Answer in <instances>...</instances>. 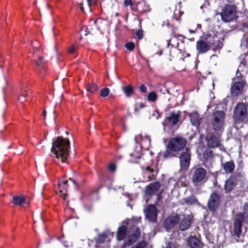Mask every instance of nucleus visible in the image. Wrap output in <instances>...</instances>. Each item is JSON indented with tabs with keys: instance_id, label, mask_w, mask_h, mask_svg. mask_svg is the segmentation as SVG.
<instances>
[{
	"instance_id": "nucleus-1",
	"label": "nucleus",
	"mask_w": 248,
	"mask_h": 248,
	"mask_svg": "<svg viewBox=\"0 0 248 248\" xmlns=\"http://www.w3.org/2000/svg\"><path fill=\"white\" fill-rule=\"evenodd\" d=\"M70 141L62 137L52 139L51 152L54 156L63 163L66 162L69 155Z\"/></svg>"
},
{
	"instance_id": "nucleus-2",
	"label": "nucleus",
	"mask_w": 248,
	"mask_h": 248,
	"mask_svg": "<svg viewBox=\"0 0 248 248\" xmlns=\"http://www.w3.org/2000/svg\"><path fill=\"white\" fill-rule=\"evenodd\" d=\"M225 113L220 110L215 111L212 115V126L216 131H221L224 126Z\"/></svg>"
},
{
	"instance_id": "nucleus-3",
	"label": "nucleus",
	"mask_w": 248,
	"mask_h": 248,
	"mask_svg": "<svg viewBox=\"0 0 248 248\" xmlns=\"http://www.w3.org/2000/svg\"><path fill=\"white\" fill-rule=\"evenodd\" d=\"M236 13V7L232 5H226L222 9L220 16L222 20L226 22L232 21Z\"/></svg>"
},
{
	"instance_id": "nucleus-4",
	"label": "nucleus",
	"mask_w": 248,
	"mask_h": 248,
	"mask_svg": "<svg viewBox=\"0 0 248 248\" xmlns=\"http://www.w3.org/2000/svg\"><path fill=\"white\" fill-rule=\"evenodd\" d=\"M206 38L210 47H213L214 50L220 49L222 47L224 39L222 34H209Z\"/></svg>"
},
{
	"instance_id": "nucleus-5",
	"label": "nucleus",
	"mask_w": 248,
	"mask_h": 248,
	"mask_svg": "<svg viewBox=\"0 0 248 248\" xmlns=\"http://www.w3.org/2000/svg\"><path fill=\"white\" fill-rule=\"evenodd\" d=\"M186 140L182 137H177L171 139L167 144V147L171 150L178 152L183 149L186 146Z\"/></svg>"
},
{
	"instance_id": "nucleus-6",
	"label": "nucleus",
	"mask_w": 248,
	"mask_h": 248,
	"mask_svg": "<svg viewBox=\"0 0 248 248\" xmlns=\"http://www.w3.org/2000/svg\"><path fill=\"white\" fill-rule=\"evenodd\" d=\"M179 159L181 170H186L189 166L191 159V153L188 148H186L181 153Z\"/></svg>"
},
{
	"instance_id": "nucleus-7",
	"label": "nucleus",
	"mask_w": 248,
	"mask_h": 248,
	"mask_svg": "<svg viewBox=\"0 0 248 248\" xmlns=\"http://www.w3.org/2000/svg\"><path fill=\"white\" fill-rule=\"evenodd\" d=\"M247 113V108L243 103L238 104L234 111V118L236 121H242Z\"/></svg>"
},
{
	"instance_id": "nucleus-8",
	"label": "nucleus",
	"mask_w": 248,
	"mask_h": 248,
	"mask_svg": "<svg viewBox=\"0 0 248 248\" xmlns=\"http://www.w3.org/2000/svg\"><path fill=\"white\" fill-rule=\"evenodd\" d=\"M179 111L172 112L170 115L166 118L164 122L162 123L164 130H165L167 127H170L177 124L179 121Z\"/></svg>"
},
{
	"instance_id": "nucleus-9",
	"label": "nucleus",
	"mask_w": 248,
	"mask_h": 248,
	"mask_svg": "<svg viewBox=\"0 0 248 248\" xmlns=\"http://www.w3.org/2000/svg\"><path fill=\"white\" fill-rule=\"evenodd\" d=\"M147 219L151 222L155 221L157 218V210L156 207L153 204L148 205L144 210Z\"/></svg>"
},
{
	"instance_id": "nucleus-10",
	"label": "nucleus",
	"mask_w": 248,
	"mask_h": 248,
	"mask_svg": "<svg viewBox=\"0 0 248 248\" xmlns=\"http://www.w3.org/2000/svg\"><path fill=\"white\" fill-rule=\"evenodd\" d=\"M220 203V196L217 193H213L208 201V207L209 209L212 212L215 211Z\"/></svg>"
},
{
	"instance_id": "nucleus-11",
	"label": "nucleus",
	"mask_w": 248,
	"mask_h": 248,
	"mask_svg": "<svg viewBox=\"0 0 248 248\" xmlns=\"http://www.w3.org/2000/svg\"><path fill=\"white\" fill-rule=\"evenodd\" d=\"M245 220V216L243 213L238 214L234 221V232L237 236H239L241 233V227Z\"/></svg>"
},
{
	"instance_id": "nucleus-12",
	"label": "nucleus",
	"mask_w": 248,
	"mask_h": 248,
	"mask_svg": "<svg viewBox=\"0 0 248 248\" xmlns=\"http://www.w3.org/2000/svg\"><path fill=\"white\" fill-rule=\"evenodd\" d=\"M206 170L202 168H196L192 175V181L194 183H198L202 181L206 175Z\"/></svg>"
},
{
	"instance_id": "nucleus-13",
	"label": "nucleus",
	"mask_w": 248,
	"mask_h": 248,
	"mask_svg": "<svg viewBox=\"0 0 248 248\" xmlns=\"http://www.w3.org/2000/svg\"><path fill=\"white\" fill-rule=\"evenodd\" d=\"M180 216L178 215H172L169 216L165 221V226L167 230L171 229L179 221Z\"/></svg>"
},
{
	"instance_id": "nucleus-14",
	"label": "nucleus",
	"mask_w": 248,
	"mask_h": 248,
	"mask_svg": "<svg viewBox=\"0 0 248 248\" xmlns=\"http://www.w3.org/2000/svg\"><path fill=\"white\" fill-rule=\"evenodd\" d=\"M133 231L130 235L128 236V240L127 242H125L123 246V247H125L126 246H130L134 243L140 235V230L139 227H136L133 229Z\"/></svg>"
},
{
	"instance_id": "nucleus-15",
	"label": "nucleus",
	"mask_w": 248,
	"mask_h": 248,
	"mask_svg": "<svg viewBox=\"0 0 248 248\" xmlns=\"http://www.w3.org/2000/svg\"><path fill=\"white\" fill-rule=\"evenodd\" d=\"M160 187V184L158 182H155L148 185L146 187V194L151 196L152 195H157L159 189Z\"/></svg>"
},
{
	"instance_id": "nucleus-16",
	"label": "nucleus",
	"mask_w": 248,
	"mask_h": 248,
	"mask_svg": "<svg viewBox=\"0 0 248 248\" xmlns=\"http://www.w3.org/2000/svg\"><path fill=\"white\" fill-rule=\"evenodd\" d=\"M196 48L199 53H204L209 50L210 47L207 43V38L205 41L202 40L198 41L196 43Z\"/></svg>"
},
{
	"instance_id": "nucleus-17",
	"label": "nucleus",
	"mask_w": 248,
	"mask_h": 248,
	"mask_svg": "<svg viewBox=\"0 0 248 248\" xmlns=\"http://www.w3.org/2000/svg\"><path fill=\"white\" fill-rule=\"evenodd\" d=\"M207 145L211 148L217 147L219 145V140L213 134H208L206 138Z\"/></svg>"
},
{
	"instance_id": "nucleus-18",
	"label": "nucleus",
	"mask_w": 248,
	"mask_h": 248,
	"mask_svg": "<svg viewBox=\"0 0 248 248\" xmlns=\"http://www.w3.org/2000/svg\"><path fill=\"white\" fill-rule=\"evenodd\" d=\"M183 219L180 222V229L182 231H185L190 226L192 217L189 215H183Z\"/></svg>"
},
{
	"instance_id": "nucleus-19",
	"label": "nucleus",
	"mask_w": 248,
	"mask_h": 248,
	"mask_svg": "<svg viewBox=\"0 0 248 248\" xmlns=\"http://www.w3.org/2000/svg\"><path fill=\"white\" fill-rule=\"evenodd\" d=\"M244 83L241 81H236L231 88L232 95L237 96L241 93L243 91Z\"/></svg>"
},
{
	"instance_id": "nucleus-20",
	"label": "nucleus",
	"mask_w": 248,
	"mask_h": 248,
	"mask_svg": "<svg viewBox=\"0 0 248 248\" xmlns=\"http://www.w3.org/2000/svg\"><path fill=\"white\" fill-rule=\"evenodd\" d=\"M188 245L191 248H202L203 244L197 238L191 236L188 239Z\"/></svg>"
},
{
	"instance_id": "nucleus-21",
	"label": "nucleus",
	"mask_w": 248,
	"mask_h": 248,
	"mask_svg": "<svg viewBox=\"0 0 248 248\" xmlns=\"http://www.w3.org/2000/svg\"><path fill=\"white\" fill-rule=\"evenodd\" d=\"M191 124L195 126H198L200 124L201 119L197 112H193L189 114Z\"/></svg>"
},
{
	"instance_id": "nucleus-22",
	"label": "nucleus",
	"mask_w": 248,
	"mask_h": 248,
	"mask_svg": "<svg viewBox=\"0 0 248 248\" xmlns=\"http://www.w3.org/2000/svg\"><path fill=\"white\" fill-rule=\"evenodd\" d=\"M93 27L91 28V30L89 31V33L93 34L97 33V31H100L101 24L103 22V20L101 19H98L93 21Z\"/></svg>"
},
{
	"instance_id": "nucleus-23",
	"label": "nucleus",
	"mask_w": 248,
	"mask_h": 248,
	"mask_svg": "<svg viewBox=\"0 0 248 248\" xmlns=\"http://www.w3.org/2000/svg\"><path fill=\"white\" fill-rule=\"evenodd\" d=\"M222 167L226 173H231L233 171L235 165L233 161H228L222 164Z\"/></svg>"
},
{
	"instance_id": "nucleus-24",
	"label": "nucleus",
	"mask_w": 248,
	"mask_h": 248,
	"mask_svg": "<svg viewBox=\"0 0 248 248\" xmlns=\"http://www.w3.org/2000/svg\"><path fill=\"white\" fill-rule=\"evenodd\" d=\"M127 232V228L124 225L120 227L117 232V238L119 241L122 240L125 237Z\"/></svg>"
},
{
	"instance_id": "nucleus-25",
	"label": "nucleus",
	"mask_w": 248,
	"mask_h": 248,
	"mask_svg": "<svg viewBox=\"0 0 248 248\" xmlns=\"http://www.w3.org/2000/svg\"><path fill=\"white\" fill-rule=\"evenodd\" d=\"M12 202L16 205H20L25 202V198L22 195L14 196L13 197Z\"/></svg>"
},
{
	"instance_id": "nucleus-26",
	"label": "nucleus",
	"mask_w": 248,
	"mask_h": 248,
	"mask_svg": "<svg viewBox=\"0 0 248 248\" xmlns=\"http://www.w3.org/2000/svg\"><path fill=\"white\" fill-rule=\"evenodd\" d=\"M235 186V183L232 179H229L226 181L224 186V189L226 192L231 191Z\"/></svg>"
},
{
	"instance_id": "nucleus-27",
	"label": "nucleus",
	"mask_w": 248,
	"mask_h": 248,
	"mask_svg": "<svg viewBox=\"0 0 248 248\" xmlns=\"http://www.w3.org/2000/svg\"><path fill=\"white\" fill-rule=\"evenodd\" d=\"M176 151L171 150V149H169L167 147L166 150L163 152L162 155L164 158H169L175 156V155L174 152Z\"/></svg>"
},
{
	"instance_id": "nucleus-28",
	"label": "nucleus",
	"mask_w": 248,
	"mask_h": 248,
	"mask_svg": "<svg viewBox=\"0 0 248 248\" xmlns=\"http://www.w3.org/2000/svg\"><path fill=\"white\" fill-rule=\"evenodd\" d=\"M68 181L66 180L63 182L62 184H61L59 183V188H60L59 192L61 194V196L63 197V199H65V197L66 196V193H63V190L62 189V187L63 189H64L65 191H67V185Z\"/></svg>"
},
{
	"instance_id": "nucleus-29",
	"label": "nucleus",
	"mask_w": 248,
	"mask_h": 248,
	"mask_svg": "<svg viewBox=\"0 0 248 248\" xmlns=\"http://www.w3.org/2000/svg\"><path fill=\"white\" fill-rule=\"evenodd\" d=\"M34 62L39 69L45 68V61L42 57L39 56L38 60H34Z\"/></svg>"
},
{
	"instance_id": "nucleus-30",
	"label": "nucleus",
	"mask_w": 248,
	"mask_h": 248,
	"mask_svg": "<svg viewBox=\"0 0 248 248\" xmlns=\"http://www.w3.org/2000/svg\"><path fill=\"white\" fill-rule=\"evenodd\" d=\"M183 200L186 204L189 205H191L198 202L197 199L194 196H190L185 198Z\"/></svg>"
},
{
	"instance_id": "nucleus-31",
	"label": "nucleus",
	"mask_w": 248,
	"mask_h": 248,
	"mask_svg": "<svg viewBox=\"0 0 248 248\" xmlns=\"http://www.w3.org/2000/svg\"><path fill=\"white\" fill-rule=\"evenodd\" d=\"M149 113L151 115V116L149 117L150 119L157 120L160 117V114L158 113L157 111L154 108L150 109Z\"/></svg>"
},
{
	"instance_id": "nucleus-32",
	"label": "nucleus",
	"mask_w": 248,
	"mask_h": 248,
	"mask_svg": "<svg viewBox=\"0 0 248 248\" xmlns=\"http://www.w3.org/2000/svg\"><path fill=\"white\" fill-rule=\"evenodd\" d=\"M155 171L153 169L150 168V167H147L145 170V173L147 175V177L149 180H152L155 178V175L154 174Z\"/></svg>"
},
{
	"instance_id": "nucleus-33",
	"label": "nucleus",
	"mask_w": 248,
	"mask_h": 248,
	"mask_svg": "<svg viewBox=\"0 0 248 248\" xmlns=\"http://www.w3.org/2000/svg\"><path fill=\"white\" fill-rule=\"evenodd\" d=\"M108 236V234L106 232H103L102 233L99 234L98 237L96 239V243H103L105 241Z\"/></svg>"
},
{
	"instance_id": "nucleus-34",
	"label": "nucleus",
	"mask_w": 248,
	"mask_h": 248,
	"mask_svg": "<svg viewBox=\"0 0 248 248\" xmlns=\"http://www.w3.org/2000/svg\"><path fill=\"white\" fill-rule=\"evenodd\" d=\"M98 89V86L95 83H93L92 85H88V86L86 87L87 91L91 93H93L97 91Z\"/></svg>"
},
{
	"instance_id": "nucleus-35",
	"label": "nucleus",
	"mask_w": 248,
	"mask_h": 248,
	"mask_svg": "<svg viewBox=\"0 0 248 248\" xmlns=\"http://www.w3.org/2000/svg\"><path fill=\"white\" fill-rule=\"evenodd\" d=\"M123 91L126 96L129 97L133 93V90L130 86H127L123 88Z\"/></svg>"
},
{
	"instance_id": "nucleus-36",
	"label": "nucleus",
	"mask_w": 248,
	"mask_h": 248,
	"mask_svg": "<svg viewBox=\"0 0 248 248\" xmlns=\"http://www.w3.org/2000/svg\"><path fill=\"white\" fill-rule=\"evenodd\" d=\"M203 165L208 169H210L213 167V161L212 158H206L203 159Z\"/></svg>"
},
{
	"instance_id": "nucleus-37",
	"label": "nucleus",
	"mask_w": 248,
	"mask_h": 248,
	"mask_svg": "<svg viewBox=\"0 0 248 248\" xmlns=\"http://www.w3.org/2000/svg\"><path fill=\"white\" fill-rule=\"evenodd\" d=\"M110 93V90L108 88H104L101 90L100 96L103 97H107Z\"/></svg>"
},
{
	"instance_id": "nucleus-38",
	"label": "nucleus",
	"mask_w": 248,
	"mask_h": 248,
	"mask_svg": "<svg viewBox=\"0 0 248 248\" xmlns=\"http://www.w3.org/2000/svg\"><path fill=\"white\" fill-rule=\"evenodd\" d=\"M147 97L149 101L154 102L156 99L157 95L155 92H152L148 95Z\"/></svg>"
},
{
	"instance_id": "nucleus-39",
	"label": "nucleus",
	"mask_w": 248,
	"mask_h": 248,
	"mask_svg": "<svg viewBox=\"0 0 248 248\" xmlns=\"http://www.w3.org/2000/svg\"><path fill=\"white\" fill-rule=\"evenodd\" d=\"M203 159L212 158V152L209 151H205L203 155Z\"/></svg>"
},
{
	"instance_id": "nucleus-40",
	"label": "nucleus",
	"mask_w": 248,
	"mask_h": 248,
	"mask_svg": "<svg viewBox=\"0 0 248 248\" xmlns=\"http://www.w3.org/2000/svg\"><path fill=\"white\" fill-rule=\"evenodd\" d=\"M125 46L126 48V49L130 51H131L134 49L135 47V45L132 42H128L125 44Z\"/></svg>"
},
{
	"instance_id": "nucleus-41",
	"label": "nucleus",
	"mask_w": 248,
	"mask_h": 248,
	"mask_svg": "<svg viewBox=\"0 0 248 248\" xmlns=\"http://www.w3.org/2000/svg\"><path fill=\"white\" fill-rule=\"evenodd\" d=\"M244 213H243L245 216V214L248 217V202H246L244 205Z\"/></svg>"
},
{
	"instance_id": "nucleus-42",
	"label": "nucleus",
	"mask_w": 248,
	"mask_h": 248,
	"mask_svg": "<svg viewBox=\"0 0 248 248\" xmlns=\"http://www.w3.org/2000/svg\"><path fill=\"white\" fill-rule=\"evenodd\" d=\"M28 95L27 93V91L22 88L21 89V94L20 97H23V98H25Z\"/></svg>"
},
{
	"instance_id": "nucleus-43",
	"label": "nucleus",
	"mask_w": 248,
	"mask_h": 248,
	"mask_svg": "<svg viewBox=\"0 0 248 248\" xmlns=\"http://www.w3.org/2000/svg\"><path fill=\"white\" fill-rule=\"evenodd\" d=\"M108 169L111 171H114L116 170V166L113 163H110L108 165Z\"/></svg>"
},
{
	"instance_id": "nucleus-44",
	"label": "nucleus",
	"mask_w": 248,
	"mask_h": 248,
	"mask_svg": "<svg viewBox=\"0 0 248 248\" xmlns=\"http://www.w3.org/2000/svg\"><path fill=\"white\" fill-rule=\"evenodd\" d=\"M133 3L131 0H125L124 2V5L125 6H132Z\"/></svg>"
},
{
	"instance_id": "nucleus-45",
	"label": "nucleus",
	"mask_w": 248,
	"mask_h": 248,
	"mask_svg": "<svg viewBox=\"0 0 248 248\" xmlns=\"http://www.w3.org/2000/svg\"><path fill=\"white\" fill-rule=\"evenodd\" d=\"M140 89L141 92L144 93L146 92L147 88L144 85L142 84L140 86Z\"/></svg>"
},
{
	"instance_id": "nucleus-46",
	"label": "nucleus",
	"mask_w": 248,
	"mask_h": 248,
	"mask_svg": "<svg viewBox=\"0 0 248 248\" xmlns=\"http://www.w3.org/2000/svg\"><path fill=\"white\" fill-rule=\"evenodd\" d=\"M76 48L74 45H71L68 48V52L70 53H73L76 50Z\"/></svg>"
},
{
	"instance_id": "nucleus-47",
	"label": "nucleus",
	"mask_w": 248,
	"mask_h": 248,
	"mask_svg": "<svg viewBox=\"0 0 248 248\" xmlns=\"http://www.w3.org/2000/svg\"><path fill=\"white\" fill-rule=\"evenodd\" d=\"M136 35L140 39L142 38V32L140 31H137L136 32Z\"/></svg>"
},
{
	"instance_id": "nucleus-48",
	"label": "nucleus",
	"mask_w": 248,
	"mask_h": 248,
	"mask_svg": "<svg viewBox=\"0 0 248 248\" xmlns=\"http://www.w3.org/2000/svg\"><path fill=\"white\" fill-rule=\"evenodd\" d=\"M167 248H175L174 245L172 243H169Z\"/></svg>"
},
{
	"instance_id": "nucleus-49",
	"label": "nucleus",
	"mask_w": 248,
	"mask_h": 248,
	"mask_svg": "<svg viewBox=\"0 0 248 248\" xmlns=\"http://www.w3.org/2000/svg\"><path fill=\"white\" fill-rule=\"evenodd\" d=\"M34 47V51L32 52L33 54H35V52L36 51L40 50V47L38 46H35L33 45H32Z\"/></svg>"
},
{
	"instance_id": "nucleus-50",
	"label": "nucleus",
	"mask_w": 248,
	"mask_h": 248,
	"mask_svg": "<svg viewBox=\"0 0 248 248\" xmlns=\"http://www.w3.org/2000/svg\"><path fill=\"white\" fill-rule=\"evenodd\" d=\"M68 244H65V242H62V244L65 247H70V246H71V243H68Z\"/></svg>"
},
{
	"instance_id": "nucleus-51",
	"label": "nucleus",
	"mask_w": 248,
	"mask_h": 248,
	"mask_svg": "<svg viewBox=\"0 0 248 248\" xmlns=\"http://www.w3.org/2000/svg\"><path fill=\"white\" fill-rule=\"evenodd\" d=\"M130 155L131 156H135V157L136 158H139L140 157V155H135L133 153L131 154Z\"/></svg>"
},
{
	"instance_id": "nucleus-52",
	"label": "nucleus",
	"mask_w": 248,
	"mask_h": 248,
	"mask_svg": "<svg viewBox=\"0 0 248 248\" xmlns=\"http://www.w3.org/2000/svg\"><path fill=\"white\" fill-rule=\"evenodd\" d=\"M69 180H70L72 182L74 185L76 186V182L73 179H72V178H69Z\"/></svg>"
},
{
	"instance_id": "nucleus-53",
	"label": "nucleus",
	"mask_w": 248,
	"mask_h": 248,
	"mask_svg": "<svg viewBox=\"0 0 248 248\" xmlns=\"http://www.w3.org/2000/svg\"><path fill=\"white\" fill-rule=\"evenodd\" d=\"M85 31L86 32V33L85 34V35H87L89 33L88 31V28H87V27H85Z\"/></svg>"
},
{
	"instance_id": "nucleus-54",
	"label": "nucleus",
	"mask_w": 248,
	"mask_h": 248,
	"mask_svg": "<svg viewBox=\"0 0 248 248\" xmlns=\"http://www.w3.org/2000/svg\"><path fill=\"white\" fill-rule=\"evenodd\" d=\"M43 115L44 117H46V110L44 109V111H43Z\"/></svg>"
},
{
	"instance_id": "nucleus-55",
	"label": "nucleus",
	"mask_w": 248,
	"mask_h": 248,
	"mask_svg": "<svg viewBox=\"0 0 248 248\" xmlns=\"http://www.w3.org/2000/svg\"><path fill=\"white\" fill-rule=\"evenodd\" d=\"M23 97H20V96L18 97V100L20 101H23L24 99H23Z\"/></svg>"
},
{
	"instance_id": "nucleus-56",
	"label": "nucleus",
	"mask_w": 248,
	"mask_h": 248,
	"mask_svg": "<svg viewBox=\"0 0 248 248\" xmlns=\"http://www.w3.org/2000/svg\"><path fill=\"white\" fill-rule=\"evenodd\" d=\"M52 112H53V114H54L53 118H54V119H55L56 118V117L55 116V109H54L52 110Z\"/></svg>"
},
{
	"instance_id": "nucleus-57",
	"label": "nucleus",
	"mask_w": 248,
	"mask_h": 248,
	"mask_svg": "<svg viewBox=\"0 0 248 248\" xmlns=\"http://www.w3.org/2000/svg\"><path fill=\"white\" fill-rule=\"evenodd\" d=\"M91 0H87L89 6H90L91 5Z\"/></svg>"
},
{
	"instance_id": "nucleus-58",
	"label": "nucleus",
	"mask_w": 248,
	"mask_h": 248,
	"mask_svg": "<svg viewBox=\"0 0 248 248\" xmlns=\"http://www.w3.org/2000/svg\"><path fill=\"white\" fill-rule=\"evenodd\" d=\"M146 138L149 140V142H150V137L149 136H147L146 137Z\"/></svg>"
},
{
	"instance_id": "nucleus-59",
	"label": "nucleus",
	"mask_w": 248,
	"mask_h": 248,
	"mask_svg": "<svg viewBox=\"0 0 248 248\" xmlns=\"http://www.w3.org/2000/svg\"><path fill=\"white\" fill-rule=\"evenodd\" d=\"M79 8H80V9L82 11H83V7L81 6V4H80Z\"/></svg>"
},
{
	"instance_id": "nucleus-60",
	"label": "nucleus",
	"mask_w": 248,
	"mask_h": 248,
	"mask_svg": "<svg viewBox=\"0 0 248 248\" xmlns=\"http://www.w3.org/2000/svg\"><path fill=\"white\" fill-rule=\"evenodd\" d=\"M166 23L167 24V25L168 24L166 21H164L163 22L162 26H164L165 25V24H166Z\"/></svg>"
},
{
	"instance_id": "nucleus-61",
	"label": "nucleus",
	"mask_w": 248,
	"mask_h": 248,
	"mask_svg": "<svg viewBox=\"0 0 248 248\" xmlns=\"http://www.w3.org/2000/svg\"><path fill=\"white\" fill-rule=\"evenodd\" d=\"M189 31L190 33H194L195 32V31H192L191 30H189Z\"/></svg>"
},
{
	"instance_id": "nucleus-62",
	"label": "nucleus",
	"mask_w": 248,
	"mask_h": 248,
	"mask_svg": "<svg viewBox=\"0 0 248 248\" xmlns=\"http://www.w3.org/2000/svg\"><path fill=\"white\" fill-rule=\"evenodd\" d=\"M115 16H119V14L118 13H116L115 14Z\"/></svg>"
},
{
	"instance_id": "nucleus-63",
	"label": "nucleus",
	"mask_w": 248,
	"mask_h": 248,
	"mask_svg": "<svg viewBox=\"0 0 248 248\" xmlns=\"http://www.w3.org/2000/svg\"><path fill=\"white\" fill-rule=\"evenodd\" d=\"M135 111H136V112H138V109L137 108H135Z\"/></svg>"
},
{
	"instance_id": "nucleus-64",
	"label": "nucleus",
	"mask_w": 248,
	"mask_h": 248,
	"mask_svg": "<svg viewBox=\"0 0 248 248\" xmlns=\"http://www.w3.org/2000/svg\"><path fill=\"white\" fill-rule=\"evenodd\" d=\"M131 222H132V221H131V220H129L128 221L127 224L130 223H131Z\"/></svg>"
}]
</instances>
